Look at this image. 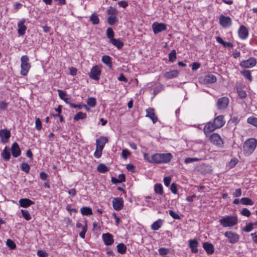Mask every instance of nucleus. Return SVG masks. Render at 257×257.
<instances>
[{
	"instance_id": "nucleus-1",
	"label": "nucleus",
	"mask_w": 257,
	"mask_h": 257,
	"mask_svg": "<svg viewBox=\"0 0 257 257\" xmlns=\"http://www.w3.org/2000/svg\"><path fill=\"white\" fill-rule=\"evenodd\" d=\"M173 158V156L171 153H156L151 157L149 156L148 153L144 154V160L151 164H166L171 161Z\"/></svg>"
},
{
	"instance_id": "nucleus-2",
	"label": "nucleus",
	"mask_w": 257,
	"mask_h": 257,
	"mask_svg": "<svg viewBox=\"0 0 257 257\" xmlns=\"http://www.w3.org/2000/svg\"><path fill=\"white\" fill-rule=\"evenodd\" d=\"M257 146V140L249 138L245 140L243 145V153L244 156H249L254 151Z\"/></svg>"
},
{
	"instance_id": "nucleus-3",
	"label": "nucleus",
	"mask_w": 257,
	"mask_h": 257,
	"mask_svg": "<svg viewBox=\"0 0 257 257\" xmlns=\"http://www.w3.org/2000/svg\"><path fill=\"white\" fill-rule=\"evenodd\" d=\"M219 222L223 227H231L238 223V218L235 215H227L220 219Z\"/></svg>"
},
{
	"instance_id": "nucleus-4",
	"label": "nucleus",
	"mask_w": 257,
	"mask_h": 257,
	"mask_svg": "<svg viewBox=\"0 0 257 257\" xmlns=\"http://www.w3.org/2000/svg\"><path fill=\"white\" fill-rule=\"evenodd\" d=\"M21 74L25 76H27L31 68L29 58L27 55H23L21 58Z\"/></svg>"
},
{
	"instance_id": "nucleus-5",
	"label": "nucleus",
	"mask_w": 257,
	"mask_h": 257,
	"mask_svg": "<svg viewBox=\"0 0 257 257\" xmlns=\"http://www.w3.org/2000/svg\"><path fill=\"white\" fill-rule=\"evenodd\" d=\"M101 70L99 66L95 65L91 69L90 72L89 73V76L90 78L98 80L100 79Z\"/></svg>"
},
{
	"instance_id": "nucleus-6",
	"label": "nucleus",
	"mask_w": 257,
	"mask_h": 257,
	"mask_svg": "<svg viewBox=\"0 0 257 257\" xmlns=\"http://www.w3.org/2000/svg\"><path fill=\"white\" fill-rule=\"evenodd\" d=\"M224 236L228 239V242L235 244L237 243L239 239V235L236 232L227 231L224 233Z\"/></svg>"
},
{
	"instance_id": "nucleus-7",
	"label": "nucleus",
	"mask_w": 257,
	"mask_h": 257,
	"mask_svg": "<svg viewBox=\"0 0 257 257\" xmlns=\"http://www.w3.org/2000/svg\"><path fill=\"white\" fill-rule=\"evenodd\" d=\"M256 59L254 57H249L248 59L241 61L239 65L242 68H251L256 64Z\"/></svg>"
},
{
	"instance_id": "nucleus-8",
	"label": "nucleus",
	"mask_w": 257,
	"mask_h": 257,
	"mask_svg": "<svg viewBox=\"0 0 257 257\" xmlns=\"http://www.w3.org/2000/svg\"><path fill=\"white\" fill-rule=\"evenodd\" d=\"M210 141L214 145L219 148H222L223 145V141L219 135L217 133H213L209 136Z\"/></svg>"
},
{
	"instance_id": "nucleus-9",
	"label": "nucleus",
	"mask_w": 257,
	"mask_h": 257,
	"mask_svg": "<svg viewBox=\"0 0 257 257\" xmlns=\"http://www.w3.org/2000/svg\"><path fill=\"white\" fill-rule=\"evenodd\" d=\"M219 24L223 28H228L232 25V21L229 16L221 15L219 18Z\"/></svg>"
},
{
	"instance_id": "nucleus-10",
	"label": "nucleus",
	"mask_w": 257,
	"mask_h": 257,
	"mask_svg": "<svg viewBox=\"0 0 257 257\" xmlns=\"http://www.w3.org/2000/svg\"><path fill=\"white\" fill-rule=\"evenodd\" d=\"M11 137V131L9 130L4 128L0 130V138L1 143H7Z\"/></svg>"
},
{
	"instance_id": "nucleus-11",
	"label": "nucleus",
	"mask_w": 257,
	"mask_h": 257,
	"mask_svg": "<svg viewBox=\"0 0 257 257\" xmlns=\"http://www.w3.org/2000/svg\"><path fill=\"white\" fill-rule=\"evenodd\" d=\"M152 29L155 34L164 31L167 29L166 24L162 23L155 22L152 25Z\"/></svg>"
},
{
	"instance_id": "nucleus-12",
	"label": "nucleus",
	"mask_w": 257,
	"mask_h": 257,
	"mask_svg": "<svg viewBox=\"0 0 257 257\" xmlns=\"http://www.w3.org/2000/svg\"><path fill=\"white\" fill-rule=\"evenodd\" d=\"M229 103V99L227 97H222L218 99L216 107L219 110L225 109Z\"/></svg>"
},
{
	"instance_id": "nucleus-13",
	"label": "nucleus",
	"mask_w": 257,
	"mask_h": 257,
	"mask_svg": "<svg viewBox=\"0 0 257 257\" xmlns=\"http://www.w3.org/2000/svg\"><path fill=\"white\" fill-rule=\"evenodd\" d=\"M112 206L114 210L119 211L123 207V200L122 198H114L112 201Z\"/></svg>"
},
{
	"instance_id": "nucleus-14",
	"label": "nucleus",
	"mask_w": 257,
	"mask_h": 257,
	"mask_svg": "<svg viewBox=\"0 0 257 257\" xmlns=\"http://www.w3.org/2000/svg\"><path fill=\"white\" fill-rule=\"evenodd\" d=\"M217 128H218L214 125L213 122H211L209 121L205 124L204 127L203 132L206 136H208L211 133L213 132Z\"/></svg>"
},
{
	"instance_id": "nucleus-15",
	"label": "nucleus",
	"mask_w": 257,
	"mask_h": 257,
	"mask_svg": "<svg viewBox=\"0 0 257 257\" xmlns=\"http://www.w3.org/2000/svg\"><path fill=\"white\" fill-rule=\"evenodd\" d=\"M238 34L240 39L245 40L248 36V30L245 26L241 25L238 30Z\"/></svg>"
},
{
	"instance_id": "nucleus-16",
	"label": "nucleus",
	"mask_w": 257,
	"mask_h": 257,
	"mask_svg": "<svg viewBox=\"0 0 257 257\" xmlns=\"http://www.w3.org/2000/svg\"><path fill=\"white\" fill-rule=\"evenodd\" d=\"M146 117L150 118L154 123H155L158 120L157 116L156 115L155 109L152 107H149L146 109Z\"/></svg>"
},
{
	"instance_id": "nucleus-17",
	"label": "nucleus",
	"mask_w": 257,
	"mask_h": 257,
	"mask_svg": "<svg viewBox=\"0 0 257 257\" xmlns=\"http://www.w3.org/2000/svg\"><path fill=\"white\" fill-rule=\"evenodd\" d=\"M108 139L105 137H100L96 140V148L97 149L102 150L105 147V145L108 142Z\"/></svg>"
},
{
	"instance_id": "nucleus-18",
	"label": "nucleus",
	"mask_w": 257,
	"mask_h": 257,
	"mask_svg": "<svg viewBox=\"0 0 257 257\" xmlns=\"http://www.w3.org/2000/svg\"><path fill=\"white\" fill-rule=\"evenodd\" d=\"M11 152L12 156L15 158H17L21 154V150L17 142L14 143L11 147Z\"/></svg>"
},
{
	"instance_id": "nucleus-19",
	"label": "nucleus",
	"mask_w": 257,
	"mask_h": 257,
	"mask_svg": "<svg viewBox=\"0 0 257 257\" xmlns=\"http://www.w3.org/2000/svg\"><path fill=\"white\" fill-rule=\"evenodd\" d=\"M25 23L26 20L25 19H23L19 21L18 23V33L20 36H23L26 33L27 27L25 25Z\"/></svg>"
},
{
	"instance_id": "nucleus-20",
	"label": "nucleus",
	"mask_w": 257,
	"mask_h": 257,
	"mask_svg": "<svg viewBox=\"0 0 257 257\" xmlns=\"http://www.w3.org/2000/svg\"><path fill=\"white\" fill-rule=\"evenodd\" d=\"M213 122L214 123V125L216 126V127H217L218 128L223 126L225 123V121L224 119V116L222 115H219L216 116L214 119Z\"/></svg>"
},
{
	"instance_id": "nucleus-21",
	"label": "nucleus",
	"mask_w": 257,
	"mask_h": 257,
	"mask_svg": "<svg viewBox=\"0 0 257 257\" xmlns=\"http://www.w3.org/2000/svg\"><path fill=\"white\" fill-rule=\"evenodd\" d=\"M102 239L104 244L106 245H110L114 242L113 236L109 233H103L102 234Z\"/></svg>"
},
{
	"instance_id": "nucleus-22",
	"label": "nucleus",
	"mask_w": 257,
	"mask_h": 257,
	"mask_svg": "<svg viewBox=\"0 0 257 257\" xmlns=\"http://www.w3.org/2000/svg\"><path fill=\"white\" fill-rule=\"evenodd\" d=\"M179 72L177 70H172L166 72L164 74V77L167 79H171L176 78L178 76Z\"/></svg>"
},
{
	"instance_id": "nucleus-23",
	"label": "nucleus",
	"mask_w": 257,
	"mask_h": 257,
	"mask_svg": "<svg viewBox=\"0 0 257 257\" xmlns=\"http://www.w3.org/2000/svg\"><path fill=\"white\" fill-rule=\"evenodd\" d=\"M203 247L208 254H212L214 252V248L212 244L207 242L203 243Z\"/></svg>"
},
{
	"instance_id": "nucleus-24",
	"label": "nucleus",
	"mask_w": 257,
	"mask_h": 257,
	"mask_svg": "<svg viewBox=\"0 0 257 257\" xmlns=\"http://www.w3.org/2000/svg\"><path fill=\"white\" fill-rule=\"evenodd\" d=\"M109 42L119 50L121 49L124 45L123 42L119 39H111Z\"/></svg>"
},
{
	"instance_id": "nucleus-25",
	"label": "nucleus",
	"mask_w": 257,
	"mask_h": 257,
	"mask_svg": "<svg viewBox=\"0 0 257 257\" xmlns=\"http://www.w3.org/2000/svg\"><path fill=\"white\" fill-rule=\"evenodd\" d=\"M20 206L22 207L26 208L34 204V202L28 198L20 199L19 201Z\"/></svg>"
},
{
	"instance_id": "nucleus-26",
	"label": "nucleus",
	"mask_w": 257,
	"mask_h": 257,
	"mask_svg": "<svg viewBox=\"0 0 257 257\" xmlns=\"http://www.w3.org/2000/svg\"><path fill=\"white\" fill-rule=\"evenodd\" d=\"M198 242L196 239H190L189 240V245L191 248L192 252L196 253L198 252Z\"/></svg>"
},
{
	"instance_id": "nucleus-27",
	"label": "nucleus",
	"mask_w": 257,
	"mask_h": 257,
	"mask_svg": "<svg viewBox=\"0 0 257 257\" xmlns=\"http://www.w3.org/2000/svg\"><path fill=\"white\" fill-rule=\"evenodd\" d=\"M1 157L6 161H8L10 159L11 154L7 147H6L1 153Z\"/></svg>"
},
{
	"instance_id": "nucleus-28",
	"label": "nucleus",
	"mask_w": 257,
	"mask_h": 257,
	"mask_svg": "<svg viewBox=\"0 0 257 257\" xmlns=\"http://www.w3.org/2000/svg\"><path fill=\"white\" fill-rule=\"evenodd\" d=\"M102 62L106 64L109 68L112 67V64L111 57L108 55H104L101 58Z\"/></svg>"
},
{
	"instance_id": "nucleus-29",
	"label": "nucleus",
	"mask_w": 257,
	"mask_h": 257,
	"mask_svg": "<svg viewBox=\"0 0 257 257\" xmlns=\"http://www.w3.org/2000/svg\"><path fill=\"white\" fill-rule=\"evenodd\" d=\"M216 40L218 43L222 45L223 46V47L225 48H226V47L232 48L233 47V45L232 43L224 41L222 40V39L219 36L216 37Z\"/></svg>"
},
{
	"instance_id": "nucleus-30",
	"label": "nucleus",
	"mask_w": 257,
	"mask_h": 257,
	"mask_svg": "<svg viewBox=\"0 0 257 257\" xmlns=\"http://www.w3.org/2000/svg\"><path fill=\"white\" fill-rule=\"evenodd\" d=\"M62 107L61 105H59L58 108H55V110L58 112V114H51V115L54 117H58L60 122H63L64 120L63 116L61 115L62 112Z\"/></svg>"
},
{
	"instance_id": "nucleus-31",
	"label": "nucleus",
	"mask_w": 257,
	"mask_h": 257,
	"mask_svg": "<svg viewBox=\"0 0 257 257\" xmlns=\"http://www.w3.org/2000/svg\"><path fill=\"white\" fill-rule=\"evenodd\" d=\"M217 79L215 75L208 74L205 76L204 81L206 83H213L216 81Z\"/></svg>"
},
{
	"instance_id": "nucleus-32",
	"label": "nucleus",
	"mask_w": 257,
	"mask_h": 257,
	"mask_svg": "<svg viewBox=\"0 0 257 257\" xmlns=\"http://www.w3.org/2000/svg\"><path fill=\"white\" fill-rule=\"evenodd\" d=\"M163 224V220L161 219H159L154 222L151 225V229L153 230L156 231L159 230V229L162 226Z\"/></svg>"
},
{
	"instance_id": "nucleus-33",
	"label": "nucleus",
	"mask_w": 257,
	"mask_h": 257,
	"mask_svg": "<svg viewBox=\"0 0 257 257\" xmlns=\"http://www.w3.org/2000/svg\"><path fill=\"white\" fill-rule=\"evenodd\" d=\"M57 91L58 92V95L59 97L63 100H64L66 103H68V97L67 93L60 89H58Z\"/></svg>"
},
{
	"instance_id": "nucleus-34",
	"label": "nucleus",
	"mask_w": 257,
	"mask_h": 257,
	"mask_svg": "<svg viewBox=\"0 0 257 257\" xmlns=\"http://www.w3.org/2000/svg\"><path fill=\"white\" fill-rule=\"evenodd\" d=\"M117 251L120 254H124L126 251L127 247L123 243H119L116 245Z\"/></svg>"
},
{
	"instance_id": "nucleus-35",
	"label": "nucleus",
	"mask_w": 257,
	"mask_h": 257,
	"mask_svg": "<svg viewBox=\"0 0 257 257\" xmlns=\"http://www.w3.org/2000/svg\"><path fill=\"white\" fill-rule=\"evenodd\" d=\"M80 212L83 215H90L93 214L92 209L89 207H82Z\"/></svg>"
},
{
	"instance_id": "nucleus-36",
	"label": "nucleus",
	"mask_w": 257,
	"mask_h": 257,
	"mask_svg": "<svg viewBox=\"0 0 257 257\" xmlns=\"http://www.w3.org/2000/svg\"><path fill=\"white\" fill-rule=\"evenodd\" d=\"M97 171L101 173H105L109 171V168L104 164H100L97 166Z\"/></svg>"
},
{
	"instance_id": "nucleus-37",
	"label": "nucleus",
	"mask_w": 257,
	"mask_h": 257,
	"mask_svg": "<svg viewBox=\"0 0 257 257\" xmlns=\"http://www.w3.org/2000/svg\"><path fill=\"white\" fill-rule=\"evenodd\" d=\"M241 74L248 80L250 82L252 81V75L250 71L247 70H244L240 72Z\"/></svg>"
},
{
	"instance_id": "nucleus-38",
	"label": "nucleus",
	"mask_w": 257,
	"mask_h": 257,
	"mask_svg": "<svg viewBox=\"0 0 257 257\" xmlns=\"http://www.w3.org/2000/svg\"><path fill=\"white\" fill-rule=\"evenodd\" d=\"M155 192L159 195H162L163 194V187L161 184H157L154 186Z\"/></svg>"
},
{
	"instance_id": "nucleus-39",
	"label": "nucleus",
	"mask_w": 257,
	"mask_h": 257,
	"mask_svg": "<svg viewBox=\"0 0 257 257\" xmlns=\"http://www.w3.org/2000/svg\"><path fill=\"white\" fill-rule=\"evenodd\" d=\"M87 106L91 107H94L96 105V99L93 97H89L86 100Z\"/></svg>"
},
{
	"instance_id": "nucleus-40",
	"label": "nucleus",
	"mask_w": 257,
	"mask_h": 257,
	"mask_svg": "<svg viewBox=\"0 0 257 257\" xmlns=\"http://www.w3.org/2000/svg\"><path fill=\"white\" fill-rule=\"evenodd\" d=\"M240 202L244 205H252L253 204L252 200L248 197H243L240 199Z\"/></svg>"
},
{
	"instance_id": "nucleus-41",
	"label": "nucleus",
	"mask_w": 257,
	"mask_h": 257,
	"mask_svg": "<svg viewBox=\"0 0 257 257\" xmlns=\"http://www.w3.org/2000/svg\"><path fill=\"white\" fill-rule=\"evenodd\" d=\"M90 20L93 25H97L99 23V19L97 15L94 13L92 14L90 17Z\"/></svg>"
},
{
	"instance_id": "nucleus-42",
	"label": "nucleus",
	"mask_w": 257,
	"mask_h": 257,
	"mask_svg": "<svg viewBox=\"0 0 257 257\" xmlns=\"http://www.w3.org/2000/svg\"><path fill=\"white\" fill-rule=\"evenodd\" d=\"M117 21L116 16H109L107 20V23L111 26L114 25Z\"/></svg>"
},
{
	"instance_id": "nucleus-43",
	"label": "nucleus",
	"mask_w": 257,
	"mask_h": 257,
	"mask_svg": "<svg viewBox=\"0 0 257 257\" xmlns=\"http://www.w3.org/2000/svg\"><path fill=\"white\" fill-rule=\"evenodd\" d=\"M86 117L87 115L86 113H83L82 112H79L75 115L74 117V119L75 121H77L79 119H85L86 118Z\"/></svg>"
},
{
	"instance_id": "nucleus-44",
	"label": "nucleus",
	"mask_w": 257,
	"mask_h": 257,
	"mask_svg": "<svg viewBox=\"0 0 257 257\" xmlns=\"http://www.w3.org/2000/svg\"><path fill=\"white\" fill-rule=\"evenodd\" d=\"M106 12L107 14L110 16H116L118 14V11L112 7H108Z\"/></svg>"
},
{
	"instance_id": "nucleus-45",
	"label": "nucleus",
	"mask_w": 257,
	"mask_h": 257,
	"mask_svg": "<svg viewBox=\"0 0 257 257\" xmlns=\"http://www.w3.org/2000/svg\"><path fill=\"white\" fill-rule=\"evenodd\" d=\"M69 105L71 107L74 108H79V109H82V107H83L86 110H89V107L87 106V105L84 104L83 105H81L80 104H75V103H69Z\"/></svg>"
},
{
	"instance_id": "nucleus-46",
	"label": "nucleus",
	"mask_w": 257,
	"mask_h": 257,
	"mask_svg": "<svg viewBox=\"0 0 257 257\" xmlns=\"http://www.w3.org/2000/svg\"><path fill=\"white\" fill-rule=\"evenodd\" d=\"M6 244L10 249H15L16 248V244L15 242L11 239H8Z\"/></svg>"
},
{
	"instance_id": "nucleus-47",
	"label": "nucleus",
	"mask_w": 257,
	"mask_h": 257,
	"mask_svg": "<svg viewBox=\"0 0 257 257\" xmlns=\"http://www.w3.org/2000/svg\"><path fill=\"white\" fill-rule=\"evenodd\" d=\"M169 61L174 62L176 59V52L175 50H173L168 55Z\"/></svg>"
},
{
	"instance_id": "nucleus-48",
	"label": "nucleus",
	"mask_w": 257,
	"mask_h": 257,
	"mask_svg": "<svg viewBox=\"0 0 257 257\" xmlns=\"http://www.w3.org/2000/svg\"><path fill=\"white\" fill-rule=\"evenodd\" d=\"M21 169L26 173H29L30 170L29 165L27 163H23L21 165Z\"/></svg>"
},
{
	"instance_id": "nucleus-49",
	"label": "nucleus",
	"mask_w": 257,
	"mask_h": 257,
	"mask_svg": "<svg viewBox=\"0 0 257 257\" xmlns=\"http://www.w3.org/2000/svg\"><path fill=\"white\" fill-rule=\"evenodd\" d=\"M21 212L23 217H24L26 220L29 221L31 219V216L27 210L22 209Z\"/></svg>"
},
{
	"instance_id": "nucleus-50",
	"label": "nucleus",
	"mask_w": 257,
	"mask_h": 257,
	"mask_svg": "<svg viewBox=\"0 0 257 257\" xmlns=\"http://www.w3.org/2000/svg\"><path fill=\"white\" fill-rule=\"evenodd\" d=\"M107 37L110 40L114 39V33L111 28H108L106 30Z\"/></svg>"
},
{
	"instance_id": "nucleus-51",
	"label": "nucleus",
	"mask_w": 257,
	"mask_h": 257,
	"mask_svg": "<svg viewBox=\"0 0 257 257\" xmlns=\"http://www.w3.org/2000/svg\"><path fill=\"white\" fill-rule=\"evenodd\" d=\"M253 229L252 222H249L244 228L242 230L246 232H249Z\"/></svg>"
},
{
	"instance_id": "nucleus-52",
	"label": "nucleus",
	"mask_w": 257,
	"mask_h": 257,
	"mask_svg": "<svg viewBox=\"0 0 257 257\" xmlns=\"http://www.w3.org/2000/svg\"><path fill=\"white\" fill-rule=\"evenodd\" d=\"M87 231V223H85V224L84 226L82 227L81 231L79 233V236L82 239L85 238V233Z\"/></svg>"
},
{
	"instance_id": "nucleus-53",
	"label": "nucleus",
	"mask_w": 257,
	"mask_h": 257,
	"mask_svg": "<svg viewBox=\"0 0 257 257\" xmlns=\"http://www.w3.org/2000/svg\"><path fill=\"white\" fill-rule=\"evenodd\" d=\"M237 93L238 96L241 99H244L246 97V92L241 89H237Z\"/></svg>"
},
{
	"instance_id": "nucleus-54",
	"label": "nucleus",
	"mask_w": 257,
	"mask_h": 257,
	"mask_svg": "<svg viewBox=\"0 0 257 257\" xmlns=\"http://www.w3.org/2000/svg\"><path fill=\"white\" fill-rule=\"evenodd\" d=\"M35 127L38 131H40L42 129V123L39 118H36Z\"/></svg>"
},
{
	"instance_id": "nucleus-55",
	"label": "nucleus",
	"mask_w": 257,
	"mask_h": 257,
	"mask_svg": "<svg viewBox=\"0 0 257 257\" xmlns=\"http://www.w3.org/2000/svg\"><path fill=\"white\" fill-rule=\"evenodd\" d=\"M169 213L170 215L174 219H180V217L179 214L176 212H175L172 210H170L169 211Z\"/></svg>"
},
{
	"instance_id": "nucleus-56",
	"label": "nucleus",
	"mask_w": 257,
	"mask_h": 257,
	"mask_svg": "<svg viewBox=\"0 0 257 257\" xmlns=\"http://www.w3.org/2000/svg\"><path fill=\"white\" fill-rule=\"evenodd\" d=\"M199 160V159L197 158L188 157L185 159L184 163L185 164H189V163H192L194 162L198 161Z\"/></svg>"
},
{
	"instance_id": "nucleus-57",
	"label": "nucleus",
	"mask_w": 257,
	"mask_h": 257,
	"mask_svg": "<svg viewBox=\"0 0 257 257\" xmlns=\"http://www.w3.org/2000/svg\"><path fill=\"white\" fill-rule=\"evenodd\" d=\"M240 213L241 215L246 217H249L251 215L250 211L247 208H243Z\"/></svg>"
},
{
	"instance_id": "nucleus-58",
	"label": "nucleus",
	"mask_w": 257,
	"mask_h": 257,
	"mask_svg": "<svg viewBox=\"0 0 257 257\" xmlns=\"http://www.w3.org/2000/svg\"><path fill=\"white\" fill-rule=\"evenodd\" d=\"M159 252L160 255H166L169 252V249L168 248H165V247H161L158 250Z\"/></svg>"
},
{
	"instance_id": "nucleus-59",
	"label": "nucleus",
	"mask_w": 257,
	"mask_h": 257,
	"mask_svg": "<svg viewBox=\"0 0 257 257\" xmlns=\"http://www.w3.org/2000/svg\"><path fill=\"white\" fill-rule=\"evenodd\" d=\"M102 150H100L96 148V150L94 153V156L97 159H99L102 155Z\"/></svg>"
},
{
	"instance_id": "nucleus-60",
	"label": "nucleus",
	"mask_w": 257,
	"mask_h": 257,
	"mask_svg": "<svg viewBox=\"0 0 257 257\" xmlns=\"http://www.w3.org/2000/svg\"><path fill=\"white\" fill-rule=\"evenodd\" d=\"M131 155V153L130 151L127 149H123L122 151L121 155L122 157L124 159H126L127 157Z\"/></svg>"
},
{
	"instance_id": "nucleus-61",
	"label": "nucleus",
	"mask_w": 257,
	"mask_h": 257,
	"mask_svg": "<svg viewBox=\"0 0 257 257\" xmlns=\"http://www.w3.org/2000/svg\"><path fill=\"white\" fill-rule=\"evenodd\" d=\"M37 254L39 257H48V254L45 251L39 250L37 251Z\"/></svg>"
},
{
	"instance_id": "nucleus-62",
	"label": "nucleus",
	"mask_w": 257,
	"mask_h": 257,
	"mask_svg": "<svg viewBox=\"0 0 257 257\" xmlns=\"http://www.w3.org/2000/svg\"><path fill=\"white\" fill-rule=\"evenodd\" d=\"M170 190L173 194H177L178 189L177 188V185L175 183H173L171 185Z\"/></svg>"
},
{
	"instance_id": "nucleus-63",
	"label": "nucleus",
	"mask_w": 257,
	"mask_h": 257,
	"mask_svg": "<svg viewBox=\"0 0 257 257\" xmlns=\"http://www.w3.org/2000/svg\"><path fill=\"white\" fill-rule=\"evenodd\" d=\"M9 103L5 101L0 102V109L5 110L7 109Z\"/></svg>"
},
{
	"instance_id": "nucleus-64",
	"label": "nucleus",
	"mask_w": 257,
	"mask_h": 257,
	"mask_svg": "<svg viewBox=\"0 0 257 257\" xmlns=\"http://www.w3.org/2000/svg\"><path fill=\"white\" fill-rule=\"evenodd\" d=\"M171 181V178L170 176L165 177L164 178V183L166 186L169 187Z\"/></svg>"
}]
</instances>
